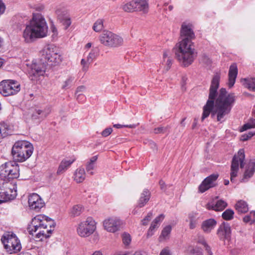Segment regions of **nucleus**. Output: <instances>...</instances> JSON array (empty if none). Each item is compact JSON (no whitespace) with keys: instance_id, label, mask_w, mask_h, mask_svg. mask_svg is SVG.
<instances>
[{"instance_id":"2f4dec72","label":"nucleus","mask_w":255,"mask_h":255,"mask_svg":"<svg viewBox=\"0 0 255 255\" xmlns=\"http://www.w3.org/2000/svg\"><path fill=\"white\" fill-rule=\"evenodd\" d=\"M11 180H6L5 179L0 181V198L4 193L5 191L10 189V187H13V185L11 184Z\"/></svg>"},{"instance_id":"5701e85b","label":"nucleus","mask_w":255,"mask_h":255,"mask_svg":"<svg viewBox=\"0 0 255 255\" xmlns=\"http://www.w3.org/2000/svg\"><path fill=\"white\" fill-rule=\"evenodd\" d=\"M136 11L146 13L148 11L149 6L146 0H133Z\"/></svg>"},{"instance_id":"e433bc0d","label":"nucleus","mask_w":255,"mask_h":255,"mask_svg":"<svg viewBox=\"0 0 255 255\" xmlns=\"http://www.w3.org/2000/svg\"><path fill=\"white\" fill-rule=\"evenodd\" d=\"M84 208L81 205H76L73 207L71 211V214L72 216H78L83 211Z\"/></svg>"},{"instance_id":"37998d69","label":"nucleus","mask_w":255,"mask_h":255,"mask_svg":"<svg viewBox=\"0 0 255 255\" xmlns=\"http://www.w3.org/2000/svg\"><path fill=\"white\" fill-rule=\"evenodd\" d=\"M104 27L103 20L102 19H98L94 24L93 26V30L96 32L100 31Z\"/></svg>"},{"instance_id":"13d9d810","label":"nucleus","mask_w":255,"mask_h":255,"mask_svg":"<svg viewBox=\"0 0 255 255\" xmlns=\"http://www.w3.org/2000/svg\"><path fill=\"white\" fill-rule=\"evenodd\" d=\"M5 10V5L1 0H0V16L2 14Z\"/></svg>"},{"instance_id":"a18cd8bd","label":"nucleus","mask_w":255,"mask_h":255,"mask_svg":"<svg viewBox=\"0 0 255 255\" xmlns=\"http://www.w3.org/2000/svg\"><path fill=\"white\" fill-rule=\"evenodd\" d=\"M122 240L124 245L125 246H128L131 243V237L130 235L127 233H124L122 235Z\"/></svg>"},{"instance_id":"c03bdc74","label":"nucleus","mask_w":255,"mask_h":255,"mask_svg":"<svg viewBox=\"0 0 255 255\" xmlns=\"http://www.w3.org/2000/svg\"><path fill=\"white\" fill-rule=\"evenodd\" d=\"M74 80V77H68V78L64 81V84L62 85V88L63 89H67L70 88L72 86Z\"/></svg>"},{"instance_id":"6e6552de","label":"nucleus","mask_w":255,"mask_h":255,"mask_svg":"<svg viewBox=\"0 0 255 255\" xmlns=\"http://www.w3.org/2000/svg\"><path fill=\"white\" fill-rule=\"evenodd\" d=\"M4 248L9 254L16 253L21 249L19 240L13 233L4 235L1 239Z\"/></svg>"},{"instance_id":"a878e982","label":"nucleus","mask_w":255,"mask_h":255,"mask_svg":"<svg viewBox=\"0 0 255 255\" xmlns=\"http://www.w3.org/2000/svg\"><path fill=\"white\" fill-rule=\"evenodd\" d=\"M19 176V167L18 164L15 162L13 164L11 168H10V171L7 174V176L5 179L8 181L11 180L10 179H15Z\"/></svg>"},{"instance_id":"58836bf2","label":"nucleus","mask_w":255,"mask_h":255,"mask_svg":"<svg viewBox=\"0 0 255 255\" xmlns=\"http://www.w3.org/2000/svg\"><path fill=\"white\" fill-rule=\"evenodd\" d=\"M165 216L164 214H161L157 217L152 222L151 229H156L158 227V225L163 220Z\"/></svg>"},{"instance_id":"4c0bfd02","label":"nucleus","mask_w":255,"mask_h":255,"mask_svg":"<svg viewBox=\"0 0 255 255\" xmlns=\"http://www.w3.org/2000/svg\"><path fill=\"white\" fill-rule=\"evenodd\" d=\"M123 9L128 12L136 11L133 0L123 5Z\"/></svg>"},{"instance_id":"dca6fc26","label":"nucleus","mask_w":255,"mask_h":255,"mask_svg":"<svg viewBox=\"0 0 255 255\" xmlns=\"http://www.w3.org/2000/svg\"><path fill=\"white\" fill-rule=\"evenodd\" d=\"M219 175L213 174L206 177L199 186V191L203 193L209 189L216 186V181L218 178Z\"/></svg>"},{"instance_id":"f257e3e1","label":"nucleus","mask_w":255,"mask_h":255,"mask_svg":"<svg viewBox=\"0 0 255 255\" xmlns=\"http://www.w3.org/2000/svg\"><path fill=\"white\" fill-rule=\"evenodd\" d=\"M220 75L216 74L213 77L209 90V99L203 107L201 120L203 121L210 114L214 118L216 116L218 122L225 120L235 101L234 94H228L225 88H221L217 96V91L219 86Z\"/></svg>"},{"instance_id":"69168bd1","label":"nucleus","mask_w":255,"mask_h":255,"mask_svg":"<svg viewBox=\"0 0 255 255\" xmlns=\"http://www.w3.org/2000/svg\"><path fill=\"white\" fill-rule=\"evenodd\" d=\"M149 144L150 145L151 147L153 148L154 150L157 149V145L154 142L150 141Z\"/></svg>"},{"instance_id":"8fccbe9b","label":"nucleus","mask_w":255,"mask_h":255,"mask_svg":"<svg viewBox=\"0 0 255 255\" xmlns=\"http://www.w3.org/2000/svg\"><path fill=\"white\" fill-rule=\"evenodd\" d=\"M152 216V212H149L147 214V216L143 220H141L142 225H147L148 222L149 221H150V220L151 219Z\"/></svg>"},{"instance_id":"e2e57ef3","label":"nucleus","mask_w":255,"mask_h":255,"mask_svg":"<svg viewBox=\"0 0 255 255\" xmlns=\"http://www.w3.org/2000/svg\"><path fill=\"white\" fill-rule=\"evenodd\" d=\"M243 220L246 223H248L250 221L252 222V218H251V216L249 215L245 216Z\"/></svg>"},{"instance_id":"ea45409f","label":"nucleus","mask_w":255,"mask_h":255,"mask_svg":"<svg viewBox=\"0 0 255 255\" xmlns=\"http://www.w3.org/2000/svg\"><path fill=\"white\" fill-rule=\"evenodd\" d=\"M0 137H4L9 134V129L6 124H0Z\"/></svg>"},{"instance_id":"6e6d98bb","label":"nucleus","mask_w":255,"mask_h":255,"mask_svg":"<svg viewBox=\"0 0 255 255\" xmlns=\"http://www.w3.org/2000/svg\"><path fill=\"white\" fill-rule=\"evenodd\" d=\"M159 255H171V253L169 249V248L166 247L163 249L161 250Z\"/></svg>"},{"instance_id":"0e129e2a","label":"nucleus","mask_w":255,"mask_h":255,"mask_svg":"<svg viewBox=\"0 0 255 255\" xmlns=\"http://www.w3.org/2000/svg\"><path fill=\"white\" fill-rule=\"evenodd\" d=\"M154 229H151V225L149 229H148V231L147 233V236L148 237H151L153 235L152 232Z\"/></svg>"},{"instance_id":"ddd939ff","label":"nucleus","mask_w":255,"mask_h":255,"mask_svg":"<svg viewBox=\"0 0 255 255\" xmlns=\"http://www.w3.org/2000/svg\"><path fill=\"white\" fill-rule=\"evenodd\" d=\"M47 66L48 65L43 61L42 62L40 58L37 62L32 63L28 73L31 80H35L39 76H43L46 71Z\"/></svg>"},{"instance_id":"de8ad7c7","label":"nucleus","mask_w":255,"mask_h":255,"mask_svg":"<svg viewBox=\"0 0 255 255\" xmlns=\"http://www.w3.org/2000/svg\"><path fill=\"white\" fill-rule=\"evenodd\" d=\"M45 221L46 225V230H51V228H54L55 226V223L54 220L46 216Z\"/></svg>"},{"instance_id":"bf43d9fd","label":"nucleus","mask_w":255,"mask_h":255,"mask_svg":"<svg viewBox=\"0 0 255 255\" xmlns=\"http://www.w3.org/2000/svg\"><path fill=\"white\" fill-rule=\"evenodd\" d=\"M75 96L76 97V100L79 103H82L84 101V97H83L82 94H75Z\"/></svg>"},{"instance_id":"412c9836","label":"nucleus","mask_w":255,"mask_h":255,"mask_svg":"<svg viewBox=\"0 0 255 255\" xmlns=\"http://www.w3.org/2000/svg\"><path fill=\"white\" fill-rule=\"evenodd\" d=\"M238 74V69L236 64H233L231 65L229 71V82L228 86L229 88L232 87L236 81Z\"/></svg>"},{"instance_id":"79ce46f5","label":"nucleus","mask_w":255,"mask_h":255,"mask_svg":"<svg viewBox=\"0 0 255 255\" xmlns=\"http://www.w3.org/2000/svg\"><path fill=\"white\" fill-rule=\"evenodd\" d=\"M171 231V227L170 225L166 226L162 231L160 238H163L166 240L168 238L169 234Z\"/></svg>"},{"instance_id":"cd10ccee","label":"nucleus","mask_w":255,"mask_h":255,"mask_svg":"<svg viewBox=\"0 0 255 255\" xmlns=\"http://www.w3.org/2000/svg\"><path fill=\"white\" fill-rule=\"evenodd\" d=\"M13 164H14V161H8L0 165V175L1 177H3L6 179Z\"/></svg>"},{"instance_id":"423d86ee","label":"nucleus","mask_w":255,"mask_h":255,"mask_svg":"<svg viewBox=\"0 0 255 255\" xmlns=\"http://www.w3.org/2000/svg\"><path fill=\"white\" fill-rule=\"evenodd\" d=\"M39 58L47 65L56 66L62 61V55L59 50L53 45L48 44L39 51Z\"/></svg>"},{"instance_id":"3c124183","label":"nucleus","mask_w":255,"mask_h":255,"mask_svg":"<svg viewBox=\"0 0 255 255\" xmlns=\"http://www.w3.org/2000/svg\"><path fill=\"white\" fill-rule=\"evenodd\" d=\"M113 131L112 128H108L105 129L101 133L103 137H107L109 136Z\"/></svg>"},{"instance_id":"338daca9","label":"nucleus","mask_w":255,"mask_h":255,"mask_svg":"<svg viewBox=\"0 0 255 255\" xmlns=\"http://www.w3.org/2000/svg\"><path fill=\"white\" fill-rule=\"evenodd\" d=\"M250 215L252 218V222H255V211H252L250 213Z\"/></svg>"},{"instance_id":"c756f323","label":"nucleus","mask_w":255,"mask_h":255,"mask_svg":"<svg viewBox=\"0 0 255 255\" xmlns=\"http://www.w3.org/2000/svg\"><path fill=\"white\" fill-rule=\"evenodd\" d=\"M169 55V51H165L163 55L162 65L164 66V69L166 72L170 69L172 64V59Z\"/></svg>"},{"instance_id":"f3484780","label":"nucleus","mask_w":255,"mask_h":255,"mask_svg":"<svg viewBox=\"0 0 255 255\" xmlns=\"http://www.w3.org/2000/svg\"><path fill=\"white\" fill-rule=\"evenodd\" d=\"M28 204L31 209L39 211L44 206V202L37 194L33 193L28 198Z\"/></svg>"},{"instance_id":"9d476101","label":"nucleus","mask_w":255,"mask_h":255,"mask_svg":"<svg viewBox=\"0 0 255 255\" xmlns=\"http://www.w3.org/2000/svg\"><path fill=\"white\" fill-rule=\"evenodd\" d=\"M20 90V84L13 80H3L0 83V93L3 96L16 94Z\"/></svg>"},{"instance_id":"1a4fd4ad","label":"nucleus","mask_w":255,"mask_h":255,"mask_svg":"<svg viewBox=\"0 0 255 255\" xmlns=\"http://www.w3.org/2000/svg\"><path fill=\"white\" fill-rule=\"evenodd\" d=\"M51 113L49 107H35L29 110L26 118L27 122L30 120L36 123H39L44 120Z\"/></svg>"},{"instance_id":"0eeeda50","label":"nucleus","mask_w":255,"mask_h":255,"mask_svg":"<svg viewBox=\"0 0 255 255\" xmlns=\"http://www.w3.org/2000/svg\"><path fill=\"white\" fill-rule=\"evenodd\" d=\"M101 44L109 47H118L123 45L122 37L108 30H104L99 36Z\"/></svg>"},{"instance_id":"aec40b11","label":"nucleus","mask_w":255,"mask_h":255,"mask_svg":"<svg viewBox=\"0 0 255 255\" xmlns=\"http://www.w3.org/2000/svg\"><path fill=\"white\" fill-rule=\"evenodd\" d=\"M227 203L223 200H219L216 202H212L206 205V208L208 210H213L215 211H222L227 206Z\"/></svg>"},{"instance_id":"5fc2aeb1","label":"nucleus","mask_w":255,"mask_h":255,"mask_svg":"<svg viewBox=\"0 0 255 255\" xmlns=\"http://www.w3.org/2000/svg\"><path fill=\"white\" fill-rule=\"evenodd\" d=\"M114 127L116 128H122L123 127H127L131 128H135L136 127L135 125H123L120 124H116L114 125Z\"/></svg>"},{"instance_id":"09e8293b","label":"nucleus","mask_w":255,"mask_h":255,"mask_svg":"<svg viewBox=\"0 0 255 255\" xmlns=\"http://www.w3.org/2000/svg\"><path fill=\"white\" fill-rule=\"evenodd\" d=\"M198 243L203 245L204 246V247L205 248V250L207 251V252L210 255H212V252H211V248L207 245V244L206 243L205 240H204V239L203 238H201V239H199L198 240Z\"/></svg>"},{"instance_id":"052dcab7","label":"nucleus","mask_w":255,"mask_h":255,"mask_svg":"<svg viewBox=\"0 0 255 255\" xmlns=\"http://www.w3.org/2000/svg\"><path fill=\"white\" fill-rule=\"evenodd\" d=\"M81 64L83 66V68L85 70H86L88 68L89 63L87 62V59L85 60L84 59H82L81 62Z\"/></svg>"},{"instance_id":"20e7f679","label":"nucleus","mask_w":255,"mask_h":255,"mask_svg":"<svg viewBox=\"0 0 255 255\" xmlns=\"http://www.w3.org/2000/svg\"><path fill=\"white\" fill-rule=\"evenodd\" d=\"M45 219L46 216L42 215H37L32 218L27 228L29 233L41 240L42 238H48L52 230H46Z\"/></svg>"},{"instance_id":"7c9ffc66","label":"nucleus","mask_w":255,"mask_h":255,"mask_svg":"<svg viewBox=\"0 0 255 255\" xmlns=\"http://www.w3.org/2000/svg\"><path fill=\"white\" fill-rule=\"evenodd\" d=\"M85 171L83 168L77 169L75 172L74 180L77 183L82 182L85 179Z\"/></svg>"},{"instance_id":"c85d7f7f","label":"nucleus","mask_w":255,"mask_h":255,"mask_svg":"<svg viewBox=\"0 0 255 255\" xmlns=\"http://www.w3.org/2000/svg\"><path fill=\"white\" fill-rule=\"evenodd\" d=\"M75 161V159L72 160L64 159L61 162L57 171L58 174H61L66 171L71 164Z\"/></svg>"},{"instance_id":"a19ab883","label":"nucleus","mask_w":255,"mask_h":255,"mask_svg":"<svg viewBox=\"0 0 255 255\" xmlns=\"http://www.w3.org/2000/svg\"><path fill=\"white\" fill-rule=\"evenodd\" d=\"M234 212L231 209H227L222 214V217L224 220H231L233 218Z\"/></svg>"},{"instance_id":"680f3d73","label":"nucleus","mask_w":255,"mask_h":255,"mask_svg":"<svg viewBox=\"0 0 255 255\" xmlns=\"http://www.w3.org/2000/svg\"><path fill=\"white\" fill-rule=\"evenodd\" d=\"M203 61L204 63H206L208 65L210 64L211 63V61L210 59V58L205 55H204L203 56Z\"/></svg>"},{"instance_id":"49530a36","label":"nucleus","mask_w":255,"mask_h":255,"mask_svg":"<svg viewBox=\"0 0 255 255\" xmlns=\"http://www.w3.org/2000/svg\"><path fill=\"white\" fill-rule=\"evenodd\" d=\"M255 128V119H251L250 121L245 124L242 128V131Z\"/></svg>"},{"instance_id":"864d4df0","label":"nucleus","mask_w":255,"mask_h":255,"mask_svg":"<svg viewBox=\"0 0 255 255\" xmlns=\"http://www.w3.org/2000/svg\"><path fill=\"white\" fill-rule=\"evenodd\" d=\"M167 129V128L161 127L157 128H155L154 129V132L155 134L164 133Z\"/></svg>"},{"instance_id":"39448f33","label":"nucleus","mask_w":255,"mask_h":255,"mask_svg":"<svg viewBox=\"0 0 255 255\" xmlns=\"http://www.w3.org/2000/svg\"><path fill=\"white\" fill-rule=\"evenodd\" d=\"M32 145L25 140L16 141L11 149V155L16 162H23L27 160L33 153Z\"/></svg>"},{"instance_id":"2eb2a0df","label":"nucleus","mask_w":255,"mask_h":255,"mask_svg":"<svg viewBox=\"0 0 255 255\" xmlns=\"http://www.w3.org/2000/svg\"><path fill=\"white\" fill-rule=\"evenodd\" d=\"M58 19L66 30L71 24L70 16L68 11L64 8H59L56 10Z\"/></svg>"},{"instance_id":"bb28decb","label":"nucleus","mask_w":255,"mask_h":255,"mask_svg":"<svg viewBox=\"0 0 255 255\" xmlns=\"http://www.w3.org/2000/svg\"><path fill=\"white\" fill-rule=\"evenodd\" d=\"M97 156L92 157L86 164V170L88 174L91 175H94L93 170L96 167V161L97 160Z\"/></svg>"},{"instance_id":"f8f14e48","label":"nucleus","mask_w":255,"mask_h":255,"mask_svg":"<svg viewBox=\"0 0 255 255\" xmlns=\"http://www.w3.org/2000/svg\"><path fill=\"white\" fill-rule=\"evenodd\" d=\"M96 229L95 221L91 217H88L86 221L81 222L77 229V233L82 237L89 236L93 233Z\"/></svg>"},{"instance_id":"72a5a7b5","label":"nucleus","mask_w":255,"mask_h":255,"mask_svg":"<svg viewBox=\"0 0 255 255\" xmlns=\"http://www.w3.org/2000/svg\"><path fill=\"white\" fill-rule=\"evenodd\" d=\"M235 207L238 212L240 213H246L249 210L248 205L243 201H238Z\"/></svg>"},{"instance_id":"f704fd0d","label":"nucleus","mask_w":255,"mask_h":255,"mask_svg":"<svg viewBox=\"0 0 255 255\" xmlns=\"http://www.w3.org/2000/svg\"><path fill=\"white\" fill-rule=\"evenodd\" d=\"M197 214L195 213H190L188 214V217L189 222V227L191 229H193L196 227L197 224Z\"/></svg>"},{"instance_id":"603ef678","label":"nucleus","mask_w":255,"mask_h":255,"mask_svg":"<svg viewBox=\"0 0 255 255\" xmlns=\"http://www.w3.org/2000/svg\"><path fill=\"white\" fill-rule=\"evenodd\" d=\"M190 253L194 255H202L201 250L198 247H195L190 250Z\"/></svg>"},{"instance_id":"c9c22d12","label":"nucleus","mask_w":255,"mask_h":255,"mask_svg":"<svg viewBox=\"0 0 255 255\" xmlns=\"http://www.w3.org/2000/svg\"><path fill=\"white\" fill-rule=\"evenodd\" d=\"M98 54L99 51L97 48L92 49L87 57V62L89 63H91L93 60L96 59L98 56Z\"/></svg>"},{"instance_id":"a211bd4d","label":"nucleus","mask_w":255,"mask_h":255,"mask_svg":"<svg viewBox=\"0 0 255 255\" xmlns=\"http://www.w3.org/2000/svg\"><path fill=\"white\" fill-rule=\"evenodd\" d=\"M11 184L13 185V187H10V189L5 191L4 193L0 198V200L2 202H6L14 199L17 196V186L16 182L14 180L11 181Z\"/></svg>"},{"instance_id":"774afa93","label":"nucleus","mask_w":255,"mask_h":255,"mask_svg":"<svg viewBox=\"0 0 255 255\" xmlns=\"http://www.w3.org/2000/svg\"><path fill=\"white\" fill-rule=\"evenodd\" d=\"M44 7L43 5H40L38 6H36L35 7V9L37 11H42L44 9Z\"/></svg>"},{"instance_id":"4468645a","label":"nucleus","mask_w":255,"mask_h":255,"mask_svg":"<svg viewBox=\"0 0 255 255\" xmlns=\"http://www.w3.org/2000/svg\"><path fill=\"white\" fill-rule=\"evenodd\" d=\"M122 224L121 220L117 217L110 218L106 219L103 222L105 229L111 233H115L119 231Z\"/></svg>"},{"instance_id":"7ed1b4c3","label":"nucleus","mask_w":255,"mask_h":255,"mask_svg":"<svg viewBox=\"0 0 255 255\" xmlns=\"http://www.w3.org/2000/svg\"><path fill=\"white\" fill-rule=\"evenodd\" d=\"M48 33L46 21L40 13H33V17L23 30L22 37L26 43H31L37 38L46 37Z\"/></svg>"},{"instance_id":"4d7b16f0","label":"nucleus","mask_w":255,"mask_h":255,"mask_svg":"<svg viewBox=\"0 0 255 255\" xmlns=\"http://www.w3.org/2000/svg\"><path fill=\"white\" fill-rule=\"evenodd\" d=\"M86 90V87L84 86H80L76 89L75 94H82L81 93L84 92Z\"/></svg>"},{"instance_id":"b1692460","label":"nucleus","mask_w":255,"mask_h":255,"mask_svg":"<svg viewBox=\"0 0 255 255\" xmlns=\"http://www.w3.org/2000/svg\"><path fill=\"white\" fill-rule=\"evenodd\" d=\"M231 234V228L225 224L220 226L217 231V235L221 240L227 239Z\"/></svg>"},{"instance_id":"4be33fe9","label":"nucleus","mask_w":255,"mask_h":255,"mask_svg":"<svg viewBox=\"0 0 255 255\" xmlns=\"http://www.w3.org/2000/svg\"><path fill=\"white\" fill-rule=\"evenodd\" d=\"M150 198V193L148 189H145L140 195V197L137 202V207L142 208L149 201Z\"/></svg>"},{"instance_id":"9b49d317","label":"nucleus","mask_w":255,"mask_h":255,"mask_svg":"<svg viewBox=\"0 0 255 255\" xmlns=\"http://www.w3.org/2000/svg\"><path fill=\"white\" fill-rule=\"evenodd\" d=\"M245 153L244 149H240L233 157L231 167L230 180L232 182L235 181V178L237 176L239 169V166L240 165L241 168L244 166Z\"/></svg>"},{"instance_id":"6ab92c4d","label":"nucleus","mask_w":255,"mask_h":255,"mask_svg":"<svg viewBox=\"0 0 255 255\" xmlns=\"http://www.w3.org/2000/svg\"><path fill=\"white\" fill-rule=\"evenodd\" d=\"M255 172V162L253 161L249 162L246 167L243 177L241 182H246L251 178Z\"/></svg>"},{"instance_id":"f03ea898","label":"nucleus","mask_w":255,"mask_h":255,"mask_svg":"<svg viewBox=\"0 0 255 255\" xmlns=\"http://www.w3.org/2000/svg\"><path fill=\"white\" fill-rule=\"evenodd\" d=\"M181 40L176 44L175 54L177 59L184 67H188L197 56L195 45L192 40L195 34L190 23H183L180 31Z\"/></svg>"},{"instance_id":"473e14b6","label":"nucleus","mask_w":255,"mask_h":255,"mask_svg":"<svg viewBox=\"0 0 255 255\" xmlns=\"http://www.w3.org/2000/svg\"><path fill=\"white\" fill-rule=\"evenodd\" d=\"M243 85L250 91H255V79H243L241 80Z\"/></svg>"},{"instance_id":"393cba45","label":"nucleus","mask_w":255,"mask_h":255,"mask_svg":"<svg viewBox=\"0 0 255 255\" xmlns=\"http://www.w3.org/2000/svg\"><path fill=\"white\" fill-rule=\"evenodd\" d=\"M217 222L214 219H209L203 222L201 228L205 233H209L216 226Z\"/></svg>"}]
</instances>
